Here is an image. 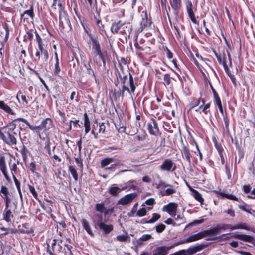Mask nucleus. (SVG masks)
Wrapping results in <instances>:
<instances>
[{"label":"nucleus","instance_id":"f257e3e1","mask_svg":"<svg viewBox=\"0 0 255 255\" xmlns=\"http://www.w3.org/2000/svg\"><path fill=\"white\" fill-rule=\"evenodd\" d=\"M18 132L16 125L12 122L1 128L0 137L6 144L9 146L15 145L17 143Z\"/></svg>","mask_w":255,"mask_h":255},{"label":"nucleus","instance_id":"f03ea898","mask_svg":"<svg viewBox=\"0 0 255 255\" xmlns=\"http://www.w3.org/2000/svg\"><path fill=\"white\" fill-rule=\"evenodd\" d=\"M125 25L127 31L130 33L131 28L130 26L129 23L122 22L121 20L119 21L118 22L114 23L112 24L111 27V31L113 34L117 33L120 28ZM126 30H124L122 31V33H126Z\"/></svg>","mask_w":255,"mask_h":255},{"label":"nucleus","instance_id":"7ed1b4c3","mask_svg":"<svg viewBox=\"0 0 255 255\" xmlns=\"http://www.w3.org/2000/svg\"><path fill=\"white\" fill-rule=\"evenodd\" d=\"M186 9L189 17L193 23L196 24L197 20L194 14V12L196 11V8L195 7L191 0H188L186 1Z\"/></svg>","mask_w":255,"mask_h":255},{"label":"nucleus","instance_id":"20e7f679","mask_svg":"<svg viewBox=\"0 0 255 255\" xmlns=\"http://www.w3.org/2000/svg\"><path fill=\"white\" fill-rule=\"evenodd\" d=\"M179 245L180 243H174L171 245L159 247L154 251L153 255H166L170 249Z\"/></svg>","mask_w":255,"mask_h":255},{"label":"nucleus","instance_id":"39448f33","mask_svg":"<svg viewBox=\"0 0 255 255\" xmlns=\"http://www.w3.org/2000/svg\"><path fill=\"white\" fill-rule=\"evenodd\" d=\"M137 194L136 193H130L126 195L118 201V204L122 205H126L131 203L132 201L136 197Z\"/></svg>","mask_w":255,"mask_h":255},{"label":"nucleus","instance_id":"423d86ee","mask_svg":"<svg viewBox=\"0 0 255 255\" xmlns=\"http://www.w3.org/2000/svg\"><path fill=\"white\" fill-rule=\"evenodd\" d=\"M167 187L162 193V195L169 196L176 193V189L172 185L166 184L163 181H160L158 185V188Z\"/></svg>","mask_w":255,"mask_h":255},{"label":"nucleus","instance_id":"0eeeda50","mask_svg":"<svg viewBox=\"0 0 255 255\" xmlns=\"http://www.w3.org/2000/svg\"><path fill=\"white\" fill-rule=\"evenodd\" d=\"M178 205L176 203L171 202L163 208V211H166L171 217L176 216V211Z\"/></svg>","mask_w":255,"mask_h":255},{"label":"nucleus","instance_id":"6e6552de","mask_svg":"<svg viewBox=\"0 0 255 255\" xmlns=\"http://www.w3.org/2000/svg\"><path fill=\"white\" fill-rule=\"evenodd\" d=\"M174 163L171 159H167L164 160L163 163L159 166L161 170L163 171L169 172L175 170V168L174 167Z\"/></svg>","mask_w":255,"mask_h":255},{"label":"nucleus","instance_id":"1a4fd4ad","mask_svg":"<svg viewBox=\"0 0 255 255\" xmlns=\"http://www.w3.org/2000/svg\"><path fill=\"white\" fill-rule=\"evenodd\" d=\"M39 126L41 131L43 130L44 132H46L52 128L54 125L52 119L49 118H47L41 122Z\"/></svg>","mask_w":255,"mask_h":255},{"label":"nucleus","instance_id":"9d476101","mask_svg":"<svg viewBox=\"0 0 255 255\" xmlns=\"http://www.w3.org/2000/svg\"><path fill=\"white\" fill-rule=\"evenodd\" d=\"M0 169L3 173L6 180L7 181H10V178L7 174L5 157L1 155H0Z\"/></svg>","mask_w":255,"mask_h":255},{"label":"nucleus","instance_id":"9b49d317","mask_svg":"<svg viewBox=\"0 0 255 255\" xmlns=\"http://www.w3.org/2000/svg\"><path fill=\"white\" fill-rule=\"evenodd\" d=\"M142 20L140 21V28L142 30L147 27L150 26L152 22L150 18H148L146 12L143 11L141 13Z\"/></svg>","mask_w":255,"mask_h":255},{"label":"nucleus","instance_id":"f8f14e48","mask_svg":"<svg viewBox=\"0 0 255 255\" xmlns=\"http://www.w3.org/2000/svg\"><path fill=\"white\" fill-rule=\"evenodd\" d=\"M204 237H204L203 231H202V232H199L197 234L192 235L190 236V237H189L186 239H185L184 241L178 242L177 243H180V244H183V243H185L192 242H194V241L199 240L200 239H201L203 238Z\"/></svg>","mask_w":255,"mask_h":255},{"label":"nucleus","instance_id":"ddd939ff","mask_svg":"<svg viewBox=\"0 0 255 255\" xmlns=\"http://www.w3.org/2000/svg\"><path fill=\"white\" fill-rule=\"evenodd\" d=\"M233 237L245 242L252 243L255 247V240H254L253 237L250 235L235 233L233 235Z\"/></svg>","mask_w":255,"mask_h":255},{"label":"nucleus","instance_id":"4468645a","mask_svg":"<svg viewBox=\"0 0 255 255\" xmlns=\"http://www.w3.org/2000/svg\"><path fill=\"white\" fill-rule=\"evenodd\" d=\"M147 129L150 134L156 135L159 132L157 123L155 121H153V122L148 123L147 124Z\"/></svg>","mask_w":255,"mask_h":255},{"label":"nucleus","instance_id":"2eb2a0df","mask_svg":"<svg viewBox=\"0 0 255 255\" xmlns=\"http://www.w3.org/2000/svg\"><path fill=\"white\" fill-rule=\"evenodd\" d=\"M14 210L13 211H12L10 209L5 208L3 213V220L6 221L7 223H11L14 217Z\"/></svg>","mask_w":255,"mask_h":255},{"label":"nucleus","instance_id":"dca6fc26","mask_svg":"<svg viewBox=\"0 0 255 255\" xmlns=\"http://www.w3.org/2000/svg\"><path fill=\"white\" fill-rule=\"evenodd\" d=\"M90 39L92 45V49L94 53L98 52L101 49L100 44L97 38L90 35Z\"/></svg>","mask_w":255,"mask_h":255},{"label":"nucleus","instance_id":"f3484780","mask_svg":"<svg viewBox=\"0 0 255 255\" xmlns=\"http://www.w3.org/2000/svg\"><path fill=\"white\" fill-rule=\"evenodd\" d=\"M11 107H13V106L12 105H8L3 101L0 100V109L9 114L14 115L15 112Z\"/></svg>","mask_w":255,"mask_h":255},{"label":"nucleus","instance_id":"a211bd4d","mask_svg":"<svg viewBox=\"0 0 255 255\" xmlns=\"http://www.w3.org/2000/svg\"><path fill=\"white\" fill-rule=\"evenodd\" d=\"M98 226L99 229L102 230L103 232L106 234L110 233L114 228L113 225L112 224H107L104 222L103 223H101V224Z\"/></svg>","mask_w":255,"mask_h":255},{"label":"nucleus","instance_id":"6ab92c4d","mask_svg":"<svg viewBox=\"0 0 255 255\" xmlns=\"http://www.w3.org/2000/svg\"><path fill=\"white\" fill-rule=\"evenodd\" d=\"M219 225H217L215 227L210 228L209 230H204L203 231L204 237L208 236L215 235L220 233Z\"/></svg>","mask_w":255,"mask_h":255},{"label":"nucleus","instance_id":"aec40b11","mask_svg":"<svg viewBox=\"0 0 255 255\" xmlns=\"http://www.w3.org/2000/svg\"><path fill=\"white\" fill-rule=\"evenodd\" d=\"M189 189L192 192V196L194 198V199L200 203L201 204H203L204 202V199L202 197L201 194L196 190H195L189 187Z\"/></svg>","mask_w":255,"mask_h":255},{"label":"nucleus","instance_id":"412c9836","mask_svg":"<svg viewBox=\"0 0 255 255\" xmlns=\"http://www.w3.org/2000/svg\"><path fill=\"white\" fill-rule=\"evenodd\" d=\"M39 51L41 52V60L43 62H46L49 58V54L48 52L46 49H45L42 44L38 45Z\"/></svg>","mask_w":255,"mask_h":255},{"label":"nucleus","instance_id":"4be33fe9","mask_svg":"<svg viewBox=\"0 0 255 255\" xmlns=\"http://www.w3.org/2000/svg\"><path fill=\"white\" fill-rule=\"evenodd\" d=\"M137 188L136 181L134 180H130L128 182L125 186L122 188L123 190L127 189L128 191H130L131 189L136 190Z\"/></svg>","mask_w":255,"mask_h":255},{"label":"nucleus","instance_id":"5701e85b","mask_svg":"<svg viewBox=\"0 0 255 255\" xmlns=\"http://www.w3.org/2000/svg\"><path fill=\"white\" fill-rule=\"evenodd\" d=\"M81 223L83 228L86 230L87 233L88 234L93 236V233L89 222L86 219H83L81 220Z\"/></svg>","mask_w":255,"mask_h":255},{"label":"nucleus","instance_id":"b1692460","mask_svg":"<svg viewBox=\"0 0 255 255\" xmlns=\"http://www.w3.org/2000/svg\"><path fill=\"white\" fill-rule=\"evenodd\" d=\"M182 154L184 156L186 161L190 164L191 163V155L190 150L186 146H183L182 147Z\"/></svg>","mask_w":255,"mask_h":255},{"label":"nucleus","instance_id":"393cba45","mask_svg":"<svg viewBox=\"0 0 255 255\" xmlns=\"http://www.w3.org/2000/svg\"><path fill=\"white\" fill-rule=\"evenodd\" d=\"M84 127H85V134H87L90 130V121L89 119L88 115L87 113H85L84 115Z\"/></svg>","mask_w":255,"mask_h":255},{"label":"nucleus","instance_id":"a878e982","mask_svg":"<svg viewBox=\"0 0 255 255\" xmlns=\"http://www.w3.org/2000/svg\"><path fill=\"white\" fill-rule=\"evenodd\" d=\"M234 230L237 229H245L246 230H251L252 228L245 223H240L236 225H233Z\"/></svg>","mask_w":255,"mask_h":255},{"label":"nucleus","instance_id":"bb28decb","mask_svg":"<svg viewBox=\"0 0 255 255\" xmlns=\"http://www.w3.org/2000/svg\"><path fill=\"white\" fill-rule=\"evenodd\" d=\"M0 195L3 199L8 197L9 192L8 188L6 186H2L0 191Z\"/></svg>","mask_w":255,"mask_h":255},{"label":"nucleus","instance_id":"cd10ccee","mask_svg":"<svg viewBox=\"0 0 255 255\" xmlns=\"http://www.w3.org/2000/svg\"><path fill=\"white\" fill-rule=\"evenodd\" d=\"M170 4L173 9L178 10L181 7V0H171Z\"/></svg>","mask_w":255,"mask_h":255},{"label":"nucleus","instance_id":"c85d7f7f","mask_svg":"<svg viewBox=\"0 0 255 255\" xmlns=\"http://www.w3.org/2000/svg\"><path fill=\"white\" fill-rule=\"evenodd\" d=\"M95 209L100 213H104L105 215L107 214V211L103 203H98L95 206Z\"/></svg>","mask_w":255,"mask_h":255},{"label":"nucleus","instance_id":"c756f323","mask_svg":"<svg viewBox=\"0 0 255 255\" xmlns=\"http://www.w3.org/2000/svg\"><path fill=\"white\" fill-rule=\"evenodd\" d=\"M172 78L168 74H165L163 76V80L165 85H167L171 88L173 86L171 83Z\"/></svg>","mask_w":255,"mask_h":255},{"label":"nucleus","instance_id":"7c9ffc66","mask_svg":"<svg viewBox=\"0 0 255 255\" xmlns=\"http://www.w3.org/2000/svg\"><path fill=\"white\" fill-rule=\"evenodd\" d=\"M68 171L71 173L75 181H77L78 179V175L75 167L70 165L69 167Z\"/></svg>","mask_w":255,"mask_h":255},{"label":"nucleus","instance_id":"2f4dec72","mask_svg":"<svg viewBox=\"0 0 255 255\" xmlns=\"http://www.w3.org/2000/svg\"><path fill=\"white\" fill-rule=\"evenodd\" d=\"M96 24H97V26L98 27L99 30L100 31L101 34H104L105 35H106L107 36H108L106 31L104 29V25L102 24V21L100 19H96Z\"/></svg>","mask_w":255,"mask_h":255},{"label":"nucleus","instance_id":"473e14b6","mask_svg":"<svg viewBox=\"0 0 255 255\" xmlns=\"http://www.w3.org/2000/svg\"><path fill=\"white\" fill-rule=\"evenodd\" d=\"M122 190H123L122 188L120 189L118 187L113 186L110 188L109 193L113 196H116Z\"/></svg>","mask_w":255,"mask_h":255},{"label":"nucleus","instance_id":"72a5a7b5","mask_svg":"<svg viewBox=\"0 0 255 255\" xmlns=\"http://www.w3.org/2000/svg\"><path fill=\"white\" fill-rule=\"evenodd\" d=\"M129 85L131 89V92L134 93L135 92L136 84L134 83V80L132 76L130 74H129Z\"/></svg>","mask_w":255,"mask_h":255},{"label":"nucleus","instance_id":"f704fd0d","mask_svg":"<svg viewBox=\"0 0 255 255\" xmlns=\"http://www.w3.org/2000/svg\"><path fill=\"white\" fill-rule=\"evenodd\" d=\"M95 221L97 226L103 223V216L101 213H96L94 215Z\"/></svg>","mask_w":255,"mask_h":255},{"label":"nucleus","instance_id":"c9c22d12","mask_svg":"<svg viewBox=\"0 0 255 255\" xmlns=\"http://www.w3.org/2000/svg\"><path fill=\"white\" fill-rule=\"evenodd\" d=\"M27 126L29 128L30 130H31L32 131H33V132L40 134V132L41 130H40V127L39 125L33 126V125H31L29 123V125H27Z\"/></svg>","mask_w":255,"mask_h":255},{"label":"nucleus","instance_id":"e433bc0d","mask_svg":"<svg viewBox=\"0 0 255 255\" xmlns=\"http://www.w3.org/2000/svg\"><path fill=\"white\" fill-rule=\"evenodd\" d=\"M60 71L61 69L59 66V62L56 61L53 69V72L54 75L59 76Z\"/></svg>","mask_w":255,"mask_h":255},{"label":"nucleus","instance_id":"4c0bfd02","mask_svg":"<svg viewBox=\"0 0 255 255\" xmlns=\"http://www.w3.org/2000/svg\"><path fill=\"white\" fill-rule=\"evenodd\" d=\"M113 159L112 158H107L103 159L101 162L102 167H105L113 162Z\"/></svg>","mask_w":255,"mask_h":255},{"label":"nucleus","instance_id":"58836bf2","mask_svg":"<svg viewBox=\"0 0 255 255\" xmlns=\"http://www.w3.org/2000/svg\"><path fill=\"white\" fill-rule=\"evenodd\" d=\"M0 229L1 230L5 231V233L3 234V235H7L9 233H12V234L15 233L17 231L16 229L10 228H5L3 227H0Z\"/></svg>","mask_w":255,"mask_h":255},{"label":"nucleus","instance_id":"ea45409f","mask_svg":"<svg viewBox=\"0 0 255 255\" xmlns=\"http://www.w3.org/2000/svg\"><path fill=\"white\" fill-rule=\"evenodd\" d=\"M201 102L202 103V99H201V98L194 99L190 104V109H192L195 107L198 106L200 105Z\"/></svg>","mask_w":255,"mask_h":255},{"label":"nucleus","instance_id":"a19ab883","mask_svg":"<svg viewBox=\"0 0 255 255\" xmlns=\"http://www.w3.org/2000/svg\"><path fill=\"white\" fill-rule=\"evenodd\" d=\"M25 15L29 16L32 19H33L34 14L32 6L31 7L30 9L25 11L23 14H21V17H23Z\"/></svg>","mask_w":255,"mask_h":255},{"label":"nucleus","instance_id":"79ce46f5","mask_svg":"<svg viewBox=\"0 0 255 255\" xmlns=\"http://www.w3.org/2000/svg\"><path fill=\"white\" fill-rule=\"evenodd\" d=\"M128 238H129V237L127 234L120 235L116 237L117 240L120 242L126 241Z\"/></svg>","mask_w":255,"mask_h":255},{"label":"nucleus","instance_id":"37998d69","mask_svg":"<svg viewBox=\"0 0 255 255\" xmlns=\"http://www.w3.org/2000/svg\"><path fill=\"white\" fill-rule=\"evenodd\" d=\"M160 218V215L157 213H153L152 218L147 222V223H153L156 222Z\"/></svg>","mask_w":255,"mask_h":255},{"label":"nucleus","instance_id":"c03bdc74","mask_svg":"<svg viewBox=\"0 0 255 255\" xmlns=\"http://www.w3.org/2000/svg\"><path fill=\"white\" fill-rule=\"evenodd\" d=\"M220 230L223 229L225 230L226 229H230L232 231L234 230L233 225L229 224H223L222 225H219Z\"/></svg>","mask_w":255,"mask_h":255},{"label":"nucleus","instance_id":"a18cd8bd","mask_svg":"<svg viewBox=\"0 0 255 255\" xmlns=\"http://www.w3.org/2000/svg\"><path fill=\"white\" fill-rule=\"evenodd\" d=\"M18 164V161H17V163H13L10 166V169L12 176L13 175H15V173L17 172Z\"/></svg>","mask_w":255,"mask_h":255},{"label":"nucleus","instance_id":"49530a36","mask_svg":"<svg viewBox=\"0 0 255 255\" xmlns=\"http://www.w3.org/2000/svg\"><path fill=\"white\" fill-rule=\"evenodd\" d=\"M147 213L146 209L145 208H142L138 210L136 213V216L138 217H143L146 215Z\"/></svg>","mask_w":255,"mask_h":255},{"label":"nucleus","instance_id":"de8ad7c7","mask_svg":"<svg viewBox=\"0 0 255 255\" xmlns=\"http://www.w3.org/2000/svg\"><path fill=\"white\" fill-rule=\"evenodd\" d=\"M221 195L227 199L235 200V201H238V198H237L235 196L232 195V194H228L226 193H222Z\"/></svg>","mask_w":255,"mask_h":255},{"label":"nucleus","instance_id":"09e8293b","mask_svg":"<svg viewBox=\"0 0 255 255\" xmlns=\"http://www.w3.org/2000/svg\"><path fill=\"white\" fill-rule=\"evenodd\" d=\"M166 226L163 224H160L155 227L156 231L158 233L162 232L165 229Z\"/></svg>","mask_w":255,"mask_h":255},{"label":"nucleus","instance_id":"8fccbe9b","mask_svg":"<svg viewBox=\"0 0 255 255\" xmlns=\"http://www.w3.org/2000/svg\"><path fill=\"white\" fill-rule=\"evenodd\" d=\"M28 187H29V189L30 193L32 194V195L34 196V197L35 199H37L38 194H37L34 187L30 185H28Z\"/></svg>","mask_w":255,"mask_h":255},{"label":"nucleus","instance_id":"3c124183","mask_svg":"<svg viewBox=\"0 0 255 255\" xmlns=\"http://www.w3.org/2000/svg\"><path fill=\"white\" fill-rule=\"evenodd\" d=\"M41 207L48 214H50L52 212V209L50 207L44 205V203L40 202Z\"/></svg>","mask_w":255,"mask_h":255},{"label":"nucleus","instance_id":"603ef678","mask_svg":"<svg viewBox=\"0 0 255 255\" xmlns=\"http://www.w3.org/2000/svg\"><path fill=\"white\" fill-rule=\"evenodd\" d=\"M94 54L95 55V56L98 55L99 57V58L102 60L103 63L104 65L105 64V59L104 58V56L101 50H99L98 52L96 53H94Z\"/></svg>","mask_w":255,"mask_h":255},{"label":"nucleus","instance_id":"864d4df0","mask_svg":"<svg viewBox=\"0 0 255 255\" xmlns=\"http://www.w3.org/2000/svg\"><path fill=\"white\" fill-rule=\"evenodd\" d=\"M94 54L95 55V56L98 55L99 57V58L102 60L103 63L104 65L105 64V59L104 58V56L101 50H99L98 52L96 53H94Z\"/></svg>","mask_w":255,"mask_h":255},{"label":"nucleus","instance_id":"5fc2aeb1","mask_svg":"<svg viewBox=\"0 0 255 255\" xmlns=\"http://www.w3.org/2000/svg\"><path fill=\"white\" fill-rule=\"evenodd\" d=\"M195 145H196V148L197 149V151H195L194 153H195V154H196V155H199L200 160L201 161H202V154L201 153V152L199 150V146L196 142H195Z\"/></svg>","mask_w":255,"mask_h":255},{"label":"nucleus","instance_id":"6e6d98bb","mask_svg":"<svg viewBox=\"0 0 255 255\" xmlns=\"http://www.w3.org/2000/svg\"><path fill=\"white\" fill-rule=\"evenodd\" d=\"M152 236L150 234H144L139 239V241H147L151 238Z\"/></svg>","mask_w":255,"mask_h":255},{"label":"nucleus","instance_id":"4d7b16f0","mask_svg":"<svg viewBox=\"0 0 255 255\" xmlns=\"http://www.w3.org/2000/svg\"><path fill=\"white\" fill-rule=\"evenodd\" d=\"M13 179L14 180V183H15V186L17 189V190H18L19 189L20 190L21 188H20V182L18 180V179L16 178L15 177V175H13Z\"/></svg>","mask_w":255,"mask_h":255},{"label":"nucleus","instance_id":"13d9d810","mask_svg":"<svg viewBox=\"0 0 255 255\" xmlns=\"http://www.w3.org/2000/svg\"><path fill=\"white\" fill-rule=\"evenodd\" d=\"M186 251L187 255H192L193 254L196 253V251L195 250V249H194L193 247H190L187 250H186Z\"/></svg>","mask_w":255,"mask_h":255},{"label":"nucleus","instance_id":"bf43d9fd","mask_svg":"<svg viewBox=\"0 0 255 255\" xmlns=\"http://www.w3.org/2000/svg\"><path fill=\"white\" fill-rule=\"evenodd\" d=\"M217 149H218V152L219 153L220 157L221 158V163L222 165H223L225 163V160H224L223 155L222 154L223 150H222V149L218 148V147L217 148Z\"/></svg>","mask_w":255,"mask_h":255},{"label":"nucleus","instance_id":"052dcab7","mask_svg":"<svg viewBox=\"0 0 255 255\" xmlns=\"http://www.w3.org/2000/svg\"><path fill=\"white\" fill-rule=\"evenodd\" d=\"M35 37H36V40L38 43V45L39 44H42V40L40 35L38 34L37 32L35 31Z\"/></svg>","mask_w":255,"mask_h":255},{"label":"nucleus","instance_id":"680f3d73","mask_svg":"<svg viewBox=\"0 0 255 255\" xmlns=\"http://www.w3.org/2000/svg\"><path fill=\"white\" fill-rule=\"evenodd\" d=\"M105 126L104 123H102L99 125V133H104L105 131Z\"/></svg>","mask_w":255,"mask_h":255},{"label":"nucleus","instance_id":"e2e57ef3","mask_svg":"<svg viewBox=\"0 0 255 255\" xmlns=\"http://www.w3.org/2000/svg\"><path fill=\"white\" fill-rule=\"evenodd\" d=\"M210 106V103H207L206 104H204V105H203L202 110V111L204 112L205 114H207V110L209 108Z\"/></svg>","mask_w":255,"mask_h":255},{"label":"nucleus","instance_id":"0e129e2a","mask_svg":"<svg viewBox=\"0 0 255 255\" xmlns=\"http://www.w3.org/2000/svg\"><path fill=\"white\" fill-rule=\"evenodd\" d=\"M21 97L22 100L25 104H27L29 103L30 99L29 97H27L25 95H22Z\"/></svg>","mask_w":255,"mask_h":255},{"label":"nucleus","instance_id":"69168bd1","mask_svg":"<svg viewBox=\"0 0 255 255\" xmlns=\"http://www.w3.org/2000/svg\"><path fill=\"white\" fill-rule=\"evenodd\" d=\"M225 213L229 215L231 217H234L235 216L234 211L232 209H228L225 211Z\"/></svg>","mask_w":255,"mask_h":255},{"label":"nucleus","instance_id":"338daca9","mask_svg":"<svg viewBox=\"0 0 255 255\" xmlns=\"http://www.w3.org/2000/svg\"><path fill=\"white\" fill-rule=\"evenodd\" d=\"M173 255H187L186 250H182L179 252H176Z\"/></svg>","mask_w":255,"mask_h":255},{"label":"nucleus","instance_id":"774afa93","mask_svg":"<svg viewBox=\"0 0 255 255\" xmlns=\"http://www.w3.org/2000/svg\"><path fill=\"white\" fill-rule=\"evenodd\" d=\"M20 152L22 154V156L23 158H25L27 155L26 153V149L24 146H23L22 149L20 150Z\"/></svg>","mask_w":255,"mask_h":255}]
</instances>
